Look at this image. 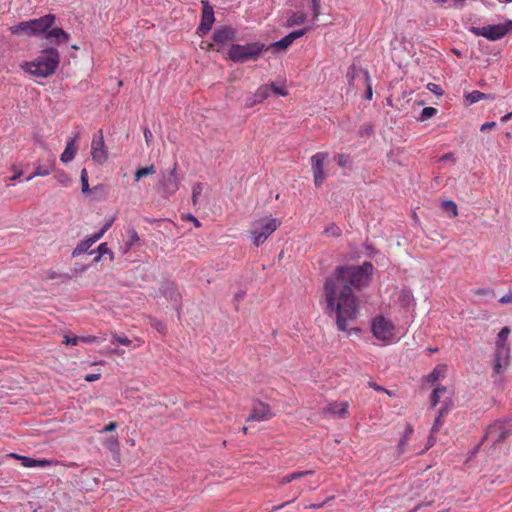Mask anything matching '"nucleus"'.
<instances>
[{
  "instance_id": "obj_52",
  "label": "nucleus",
  "mask_w": 512,
  "mask_h": 512,
  "mask_svg": "<svg viewBox=\"0 0 512 512\" xmlns=\"http://www.w3.org/2000/svg\"><path fill=\"white\" fill-rule=\"evenodd\" d=\"M442 416H443V410H441V411L439 412L438 417L435 419V422H434V424H433V426H432V429H431V430H432V432H436V431H438V430H439V428H440V426H441V424H442V422H441V418H442Z\"/></svg>"
},
{
  "instance_id": "obj_59",
  "label": "nucleus",
  "mask_w": 512,
  "mask_h": 512,
  "mask_svg": "<svg viewBox=\"0 0 512 512\" xmlns=\"http://www.w3.org/2000/svg\"><path fill=\"white\" fill-rule=\"evenodd\" d=\"M495 126H496V123H495V122H493V121H491V122H485V123H483V124L481 125L480 130H481L482 132H485V131H487V130L493 129Z\"/></svg>"
},
{
  "instance_id": "obj_55",
  "label": "nucleus",
  "mask_w": 512,
  "mask_h": 512,
  "mask_svg": "<svg viewBox=\"0 0 512 512\" xmlns=\"http://www.w3.org/2000/svg\"><path fill=\"white\" fill-rule=\"evenodd\" d=\"M80 341L86 342V343H98L99 338L96 336H79Z\"/></svg>"
},
{
  "instance_id": "obj_19",
  "label": "nucleus",
  "mask_w": 512,
  "mask_h": 512,
  "mask_svg": "<svg viewBox=\"0 0 512 512\" xmlns=\"http://www.w3.org/2000/svg\"><path fill=\"white\" fill-rule=\"evenodd\" d=\"M348 402H333L328 404L324 409V413L338 415L340 418H345L348 414Z\"/></svg>"
},
{
  "instance_id": "obj_47",
  "label": "nucleus",
  "mask_w": 512,
  "mask_h": 512,
  "mask_svg": "<svg viewBox=\"0 0 512 512\" xmlns=\"http://www.w3.org/2000/svg\"><path fill=\"white\" fill-rule=\"evenodd\" d=\"M310 474H313L312 470L294 472V473H291L289 475H290V479H292V481H293V480L299 479V478H301L303 476L310 475Z\"/></svg>"
},
{
  "instance_id": "obj_25",
  "label": "nucleus",
  "mask_w": 512,
  "mask_h": 512,
  "mask_svg": "<svg viewBox=\"0 0 512 512\" xmlns=\"http://www.w3.org/2000/svg\"><path fill=\"white\" fill-rule=\"evenodd\" d=\"M306 20V14L302 11H297L291 13V15L286 20V25L288 27L301 25Z\"/></svg>"
},
{
  "instance_id": "obj_29",
  "label": "nucleus",
  "mask_w": 512,
  "mask_h": 512,
  "mask_svg": "<svg viewBox=\"0 0 512 512\" xmlns=\"http://www.w3.org/2000/svg\"><path fill=\"white\" fill-rule=\"evenodd\" d=\"M97 253L98 255L94 258V261L95 262H99L101 260V257L103 255H109V258L110 260H113L114 259V254L113 252L108 248V245L107 243H101L98 247H97Z\"/></svg>"
},
{
  "instance_id": "obj_28",
  "label": "nucleus",
  "mask_w": 512,
  "mask_h": 512,
  "mask_svg": "<svg viewBox=\"0 0 512 512\" xmlns=\"http://www.w3.org/2000/svg\"><path fill=\"white\" fill-rule=\"evenodd\" d=\"M335 325L339 331L347 332L348 335H358L361 332L360 328L350 326V322H335Z\"/></svg>"
},
{
  "instance_id": "obj_42",
  "label": "nucleus",
  "mask_w": 512,
  "mask_h": 512,
  "mask_svg": "<svg viewBox=\"0 0 512 512\" xmlns=\"http://www.w3.org/2000/svg\"><path fill=\"white\" fill-rule=\"evenodd\" d=\"M260 102H261V101H260V100H258V99L255 97L254 93H253V94H249V95H247V97H246V99H245V107H247V108H251V107H253L255 104L260 103Z\"/></svg>"
},
{
  "instance_id": "obj_11",
  "label": "nucleus",
  "mask_w": 512,
  "mask_h": 512,
  "mask_svg": "<svg viewBox=\"0 0 512 512\" xmlns=\"http://www.w3.org/2000/svg\"><path fill=\"white\" fill-rule=\"evenodd\" d=\"M327 156V153L318 152L311 157L314 183L317 187L321 186L326 179V174L324 172V161L326 160Z\"/></svg>"
},
{
  "instance_id": "obj_23",
  "label": "nucleus",
  "mask_w": 512,
  "mask_h": 512,
  "mask_svg": "<svg viewBox=\"0 0 512 512\" xmlns=\"http://www.w3.org/2000/svg\"><path fill=\"white\" fill-rule=\"evenodd\" d=\"M480 100H494V96H492L491 94L480 92L478 90H474L465 95V103L467 105H472Z\"/></svg>"
},
{
  "instance_id": "obj_35",
  "label": "nucleus",
  "mask_w": 512,
  "mask_h": 512,
  "mask_svg": "<svg viewBox=\"0 0 512 512\" xmlns=\"http://www.w3.org/2000/svg\"><path fill=\"white\" fill-rule=\"evenodd\" d=\"M203 191V186L200 182H197L192 187V202L194 205L197 204L198 198L201 195Z\"/></svg>"
},
{
  "instance_id": "obj_3",
  "label": "nucleus",
  "mask_w": 512,
  "mask_h": 512,
  "mask_svg": "<svg viewBox=\"0 0 512 512\" xmlns=\"http://www.w3.org/2000/svg\"><path fill=\"white\" fill-rule=\"evenodd\" d=\"M59 62L58 50L49 47L42 50L34 60L24 62L21 67L25 72L35 77L46 78L56 71Z\"/></svg>"
},
{
  "instance_id": "obj_32",
  "label": "nucleus",
  "mask_w": 512,
  "mask_h": 512,
  "mask_svg": "<svg viewBox=\"0 0 512 512\" xmlns=\"http://www.w3.org/2000/svg\"><path fill=\"white\" fill-rule=\"evenodd\" d=\"M441 207L445 211L451 212L453 217H456L458 215L457 205H456V203L453 200H445V201H443Z\"/></svg>"
},
{
  "instance_id": "obj_34",
  "label": "nucleus",
  "mask_w": 512,
  "mask_h": 512,
  "mask_svg": "<svg viewBox=\"0 0 512 512\" xmlns=\"http://www.w3.org/2000/svg\"><path fill=\"white\" fill-rule=\"evenodd\" d=\"M80 181H81V186H82V188H81L82 193L88 194L90 191V188H89V183H88V173L85 168H83L81 170Z\"/></svg>"
},
{
  "instance_id": "obj_12",
  "label": "nucleus",
  "mask_w": 512,
  "mask_h": 512,
  "mask_svg": "<svg viewBox=\"0 0 512 512\" xmlns=\"http://www.w3.org/2000/svg\"><path fill=\"white\" fill-rule=\"evenodd\" d=\"M307 32V28L294 30L287 34L282 39L275 41L271 43L270 45H267L269 47V50L271 49L273 53H276L278 51L285 52L288 47L298 38L302 37Z\"/></svg>"
},
{
  "instance_id": "obj_7",
  "label": "nucleus",
  "mask_w": 512,
  "mask_h": 512,
  "mask_svg": "<svg viewBox=\"0 0 512 512\" xmlns=\"http://www.w3.org/2000/svg\"><path fill=\"white\" fill-rule=\"evenodd\" d=\"M176 169L177 164H174V167L171 170L163 171L160 174L156 190L165 198L172 196L179 189L180 181L177 177Z\"/></svg>"
},
{
  "instance_id": "obj_36",
  "label": "nucleus",
  "mask_w": 512,
  "mask_h": 512,
  "mask_svg": "<svg viewBox=\"0 0 512 512\" xmlns=\"http://www.w3.org/2000/svg\"><path fill=\"white\" fill-rule=\"evenodd\" d=\"M111 343L112 344H121V345H125V346H128L131 344V340L124 336V335H117V334H113L112 335V339H111Z\"/></svg>"
},
{
  "instance_id": "obj_13",
  "label": "nucleus",
  "mask_w": 512,
  "mask_h": 512,
  "mask_svg": "<svg viewBox=\"0 0 512 512\" xmlns=\"http://www.w3.org/2000/svg\"><path fill=\"white\" fill-rule=\"evenodd\" d=\"M203 8H202V15H201V21L198 26V33L200 35L207 34L215 21L214 17V10L211 5H209L208 2L202 1Z\"/></svg>"
},
{
  "instance_id": "obj_57",
  "label": "nucleus",
  "mask_w": 512,
  "mask_h": 512,
  "mask_svg": "<svg viewBox=\"0 0 512 512\" xmlns=\"http://www.w3.org/2000/svg\"><path fill=\"white\" fill-rule=\"evenodd\" d=\"M100 374L99 373H91V374H87L84 379L85 381L87 382H94V381H97L98 379H100Z\"/></svg>"
},
{
  "instance_id": "obj_14",
  "label": "nucleus",
  "mask_w": 512,
  "mask_h": 512,
  "mask_svg": "<svg viewBox=\"0 0 512 512\" xmlns=\"http://www.w3.org/2000/svg\"><path fill=\"white\" fill-rule=\"evenodd\" d=\"M36 37L45 35L55 23V15L47 14L37 19H31Z\"/></svg>"
},
{
  "instance_id": "obj_22",
  "label": "nucleus",
  "mask_w": 512,
  "mask_h": 512,
  "mask_svg": "<svg viewBox=\"0 0 512 512\" xmlns=\"http://www.w3.org/2000/svg\"><path fill=\"white\" fill-rule=\"evenodd\" d=\"M54 169V160H49L46 164L44 165H38L36 168H35V171L33 174L29 175L25 181H31L33 178L35 177H38V176H41V177H44V176H47L49 175Z\"/></svg>"
},
{
  "instance_id": "obj_10",
  "label": "nucleus",
  "mask_w": 512,
  "mask_h": 512,
  "mask_svg": "<svg viewBox=\"0 0 512 512\" xmlns=\"http://www.w3.org/2000/svg\"><path fill=\"white\" fill-rule=\"evenodd\" d=\"M91 156L95 163L102 165L108 158V151L105 146L102 131L94 134L91 142Z\"/></svg>"
},
{
  "instance_id": "obj_61",
  "label": "nucleus",
  "mask_w": 512,
  "mask_h": 512,
  "mask_svg": "<svg viewBox=\"0 0 512 512\" xmlns=\"http://www.w3.org/2000/svg\"><path fill=\"white\" fill-rule=\"evenodd\" d=\"M12 171H13L14 175L11 177V179H10L11 181L17 180L22 175V171L18 170L16 166L12 167Z\"/></svg>"
},
{
  "instance_id": "obj_37",
  "label": "nucleus",
  "mask_w": 512,
  "mask_h": 512,
  "mask_svg": "<svg viewBox=\"0 0 512 512\" xmlns=\"http://www.w3.org/2000/svg\"><path fill=\"white\" fill-rule=\"evenodd\" d=\"M437 113V109L434 107H425L422 109L420 120L424 121L433 117Z\"/></svg>"
},
{
  "instance_id": "obj_54",
  "label": "nucleus",
  "mask_w": 512,
  "mask_h": 512,
  "mask_svg": "<svg viewBox=\"0 0 512 512\" xmlns=\"http://www.w3.org/2000/svg\"><path fill=\"white\" fill-rule=\"evenodd\" d=\"M368 385H369V387H370V388H372V389H374V390H376V391H383V392H385V393H387L388 395H390V396H391V392H390L389 390H387V389H385V388L381 387L380 385H378V384H377V383H375V382L370 381V382L368 383Z\"/></svg>"
},
{
  "instance_id": "obj_17",
  "label": "nucleus",
  "mask_w": 512,
  "mask_h": 512,
  "mask_svg": "<svg viewBox=\"0 0 512 512\" xmlns=\"http://www.w3.org/2000/svg\"><path fill=\"white\" fill-rule=\"evenodd\" d=\"M44 38L52 44L67 43L69 35L62 28H50L44 35Z\"/></svg>"
},
{
  "instance_id": "obj_62",
  "label": "nucleus",
  "mask_w": 512,
  "mask_h": 512,
  "mask_svg": "<svg viewBox=\"0 0 512 512\" xmlns=\"http://www.w3.org/2000/svg\"><path fill=\"white\" fill-rule=\"evenodd\" d=\"M117 427V423L116 422H110L108 425H106L102 431L103 432H111L113 430H115V428Z\"/></svg>"
},
{
  "instance_id": "obj_58",
  "label": "nucleus",
  "mask_w": 512,
  "mask_h": 512,
  "mask_svg": "<svg viewBox=\"0 0 512 512\" xmlns=\"http://www.w3.org/2000/svg\"><path fill=\"white\" fill-rule=\"evenodd\" d=\"M412 433H413V426L411 424L407 423L402 437L405 439H409Z\"/></svg>"
},
{
  "instance_id": "obj_63",
  "label": "nucleus",
  "mask_w": 512,
  "mask_h": 512,
  "mask_svg": "<svg viewBox=\"0 0 512 512\" xmlns=\"http://www.w3.org/2000/svg\"><path fill=\"white\" fill-rule=\"evenodd\" d=\"M113 222H114L113 218L107 220L106 223L103 225V227L100 230L103 231L104 233H106V231L112 226Z\"/></svg>"
},
{
  "instance_id": "obj_6",
  "label": "nucleus",
  "mask_w": 512,
  "mask_h": 512,
  "mask_svg": "<svg viewBox=\"0 0 512 512\" xmlns=\"http://www.w3.org/2000/svg\"><path fill=\"white\" fill-rule=\"evenodd\" d=\"M512 30V21L505 23L487 25L482 27H471L470 31L476 36H482L490 41H497L505 37Z\"/></svg>"
},
{
  "instance_id": "obj_50",
  "label": "nucleus",
  "mask_w": 512,
  "mask_h": 512,
  "mask_svg": "<svg viewBox=\"0 0 512 512\" xmlns=\"http://www.w3.org/2000/svg\"><path fill=\"white\" fill-rule=\"evenodd\" d=\"M427 88H428L429 91L435 93L436 95H442L443 94L442 88L439 85H437V84L429 83L427 85Z\"/></svg>"
},
{
  "instance_id": "obj_18",
  "label": "nucleus",
  "mask_w": 512,
  "mask_h": 512,
  "mask_svg": "<svg viewBox=\"0 0 512 512\" xmlns=\"http://www.w3.org/2000/svg\"><path fill=\"white\" fill-rule=\"evenodd\" d=\"M9 31L14 35H26L29 37H36L32 21H22L16 25L10 26Z\"/></svg>"
},
{
  "instance_id": "obj_21",
  "label": "nucleus",
  "mask_w": 512,
  "mask_h": 512,
  "mask_svg": "<svg viewBox=\"0 0 512 512\" xmlns=\"http://www.w3.org/2000/svg\"><path fill=\"white\" fill-rule=\"evenodd\" d=\"M77 138H78V135H75L74 138H70L67 141L66 147H65L63 153L60 156V160L63 163L71 162L74 159L75 154H76V149L74 147V143H75Z\"/></svg>"
},
{
  "instance_id": "obj_48",
  "label": "nucleus",
  "mask_w": 512,
  "mask_h": 512,
  "mask_svg": "<svg viewBox=\"0 0 512 512\" xmlns=\"http://www.w3.org/2000/svg\"><path fill=\"white\" fill-rule=\"evenodd\" d=\"M365 79H366V82H367L366 99L367 100H371L373 92H372V87H371V84H370V76H369L368 73H365Z\"/></svg>"
},
{
  "instance_id": "obj_49",
  "label": "nucleus",
  "mask_w": 512,
  "mask_h": 512,
  "mask_svg": "<svg viewBox=\"0 0 512 512\" xmlns=\"http://www.w3.org/2000/svg\"><path fill=\"white\" fill-rule=\"evenodd\" d=\"M440 377V371L435 368L428 376H427V381L430 382V383H434L436 382Z\"/></svg>"
},
{
  "instance_id": "obj_16",
  "label": "nucleus",
  "mask_w": 512,
  "mask_h": 512,
  "mask_svg": "<svg viewBox=\"0 0 512 512\" xmlns=\"http://www.w3.org/2000/svg\"><path fill=\"white\" fill-rule=\"evenodd\" d=\"M270 407L268 404L263 402H257L254 404L253 409L247 421H263L270 417Z\"/></svg>"
},
{
  "instance_id": "obj_51",
  "label": "nucleus",
  "mask_w": 512,
  "mask_h": 512,
  "mask_svg": "<svg viewBox=\"0 0 512 512\" xmlns=\"http://www.w3.org/2000/svg\"><path fill=\"white\" fill-rule=\"evenodd\" d=\"M118 445H119V442L116 438H111V439L107 440V442H106V447L110 451L116 450L118 448Z\"/></svg>"
},
{
  "instance_id": "obj_4",
  "label": "nucleus",
  "mask_w": 512,
  "mask_h": 512,
  "mask_svg": "<svg viewBox=\"0 0 512 512\" xmlns=\"http://www.w3.org/2000/svg\"><path fill=\"white\" fill-rule=\"evenodd\" d=\"M269 47L261 42H251L244 45L232 44L228 50V59L235 63H245L249 60H256L263 51Z\"/></svg>"
},
{
  "instance_id": "obj_46",
  "label": "nucleus",
  "mask_w": 512,
  "mask_h": 512,
  "mask_svg": "<svg viewBox=\"0 0 512 512\" xmlns=\"http://www.w3.org/2000/svg\"><path fill=\"white\" fill-rule=\"evenodd\" d=\"M56 179L63 186H67L69 184V182H70L69 177L64 172H61V173L57 174L56 175Z\"/></svg>"
},
{
  "instance_id": "obj_31",
  "label": "nucleus",
  "mask_w": 512,
  "mask_h": 512,
  "mask_svg": "<svg viewBox=\"0 0 512 512\" xmlns=\"http://www.w3.org/2000/svg\"><path fill=\"white\" fill-rule=\"evenodd\" d=\"M271 88L269 85L260 86L257 91L254 93L255 97L261 102L264 101L270 95Z\"/></svg>"
},
{
  "instance_id": "obj_60",
  "label": "nucleus",
  "mask_w": 512,
  "mask_h": 512,
  "mask_svg": "<svg viewBox=\"0 0 512 512\" xmlns=\"http://www.w3.org/2000/svg\"><path fill=\"white\" fill-rule=\"evenodd\" d=\"M143 134H144V138H145L146 143L149 144L150 141L153 138L152 132L148 128H145L144 131H143Z\"/></svg>"
},
{
  "instance_id": "obj_41",
  "label": "nucleus",
  "mask_w": 512,
  "mask_h": 512,
  "mask_svg": "<svg viewBox=\"0 0 512 512\" xmlns=\"http://www.w3.org/2000/svg\"><path fill=\"white\" fill-rule=\"evenodd\" d=\"M408 440L409 439H405L403 437H401V439L399 440V443L397 445V452L399 456L403 455L406 452Z\"/></svg>"
},
{
  "instance_id": "obj_40",
  "label": "nucleus",
  "mask_w": 512,
  "mask_h": 512,
  "mask_svg": "<svg viewBox=\"0 0 512 512\" xmlns=\"http://www.w3.org/2000/svg\"><path fill=\"white\" fill-rule=\"evenodd\" d=\"M373 132V127L371 124H363L360 128H359V135L361 137H364V136H369L371 133Z\"/></svg>"
},
{
  "instance_id": "obj_45",
  "label": "nucleus",
  "mask_w": 512,
  "mask_h": 512,
  "mask_svg": "<svg viewBox=\"0 0 512 512\" xmlns=\"http://www.w3.org/2000/svg\"><path fill=\"white\" fill-rule=\"evenodd\" d=\"M80 342L79 336L70 337L69 335H65L63 339V343L65 345H77Z\"/></svg>"
},
{
  "instance_id": "obj_20",
  "label": "nucleus",
  "mask_w": 512,
  "mask_h": 512,
  "mask_svg": "<svg viewBox=\"0 0 512 512\" xmlns=\"http://www.w3.org/2000/svg\"><path fill=\"white\" fill-rule=\"evenodd\" d=\"M127 234L129 236V238H128V240L125 241V243L121 247L123 254H126L127 252H129L133 246L138 245L141 242V239H140L137 231L134 228H132V227L128 228Z\"/></svg>"
},
{
  "instance_id": "obj_39",
  "label": "nucleus",
  "mask_w": 512,
  "mask_h": 512,
  "mask_svg": "<svg viewBox=\"0 0 512 512\" xmlns=\"http://www.w3.org/2000/svg\"><path fill=\"white\" fill-rule=\"evenodd\" d=\"M324 233L328 236L337 237L341 234V230L335 224H331L327 228H325Z\"/></svg>"
},
{
  "instance_id": "obj_33",
  "label": "nucleus",
  "mask_w": 512,
  "mask_h": 512,
  "mask_svg": "<svg viewBox=\"0 0 512 512\" xmlns=\"http://www.w3.org/2000/svg\"><path fill=\"white\" fill-rule=\"evenodd\" d=\"M445 392H446V387H444V386L436 387L432 391L430 399H431V404L433 407H435L438 404L440 395Z\"/></svg>"
},
{
  "instance_id": "obj_27",
  "label": "nucleus",
  "mask_w": 512,
  "mask_h": 512,
  "mask_svg": "<svg viewBox=\"0 0 512 512\" xmlns=\"http://www.w3.org/2000/svg\"><path fill=\"white\" fill-rule=\"evenodd\" d=\"M92 245H93V243L87 237L86 239L80 241L77 244V246L72 251V256L77 257V256L81 255L82 253L86 252Z\"/></svg>"
},
{
  "instance_id": "obj_38",
  "label": "nucleus",
  "mask_w": 512,
  "mask_h": 512,
  "mask_svg": "<svg viewBox=\"0 0 512 512\" xmlns=\"http://www.w3.org/2000/svg\"><path fill=\"white\" fill-rule=\"evenodd\" d=\"M337 163L341 167H349L352 163L351 157L346 154H339L337 156Z\"/></svg>"
},
{
  "instance_id": "obj_26",
  "label": "nucleus",
  "mask_w": 512,
  "mask_h": 512,
  "mask_svg": "<svg viewBox=\"0 0 512 512\" xmlns=\"http://www.w3.org/2000/svg\"><path fill=\"white\" fill-rule=\"evenodd\" d=\"M473 295L484 302H488L496 297L494 291L490 288H478L473 291Z\"/></svg>"
},
{
  "instance_id": "obj_56",
  "label": "nucleus",
  "mask_w": 512,
  "mask_h": 512,
  "mask_svg": "<svg viewBox=\"0 0 512 512\" xmlns=\"http://www.w3.org/2000/svg\"><path fill=\"white\" fill-rule=\"evenodd\" d=\"M105 233L101 230H99L98 232H95L94 234L90 235L88 238L91 240V242L94 244L96 243L98 240H100L103 235Z\"/></svg>"
},
{
  "instance_id": "obj_53",
  "label": "nucleus",
  "mask_w": 512,
  "mask_h": 512,
  "mask_svg": "<svg viewBox=\"0 0 512 512\" xmlns=\"http://www.w3.org/2000/svg\"><path fill=\"white\" fill-rule=\"evenodd\" d=\"M499 302L501 304H512V290H510L507 294L503 295Z\"/></svg>"
},
{
  "instance_id": "obj_24",
  "label": "nucleus",
  "mask_w": 512,
  "mask_h": 512,
  "mask_svg": "<svg viewBox=\"0 0 512 512\" xmlns=\"http://www.w3.org/2000/svg\"><path fill=\"white\" fill-rule=\"evenodd\" d=\"M14 457H17L19 459L22 460V465L24 467H36V466H41V467H45V466H48L50 465V461L48 460H36V459H33V458H30V457H26V456H18L16 454H13Z\"/></svg>"
},
{
  "instance_id": "obj_43",
  "label": "nucleus",
  "mask_w": 512,
  "mask_h": 512,
  "mask_svg": "<svg viewBox=\"0 0 512 512\" xmlns=\"http://www.w3.org/2000/svg\"><path fill=\"white\" fill-rule=\"evenodd\" d=\"M311 10H312L314 19H316L320 15L319 0H311Z\"/></svg>"
},
{
  "instance_id": "obj_44",
  "label": "nucleus",
  "mask_w": 512,
  "mask_h": 512,
  "mask_svg": "<svg viewBox=\"0 0 512 512\" xmlns=\"http://www.w3.org/2000/svg\"><path fill=\"white\" fill-rule=\"evenodd\" d=\"M271 91L279 96H286L287 92L284 87L278 86L274 83H272L270 86Z\"/></svg>"
},
{
  "instance_id": "obj_2",
  "label": "nucleus",
  "mask_w": 512,
  "mask_h": 512,
  "mask_svg": "<svg viewBox=\"0 0 512 512\" xmlns=\"http://www.w3.org/2000/svg\"><path fill=\"white\" fill-rule=\"evenodd\" d=\"M510 334V329L508 327H503L498 333L497 340L495 343V351L493 354V362L492 368L493 372L491 374L492 381L494 385L499 388H502L504 383L503 373L508 368L510 364V348L507 345V338Z\"/></svg>"
},
{
  "instance_id": "obj_9",
  "label": "nucleus",
  "mask_w": 512,
  "mask_h": 512,
  "mask_svg": "<svg viewBox=\"0 0 512 512\" xmlns=\"http://www.w3.org/2000/svg\"><path fill=\"white\" fill-rule=\"evenodd\" d=\"M371 331L377 339L392 342L400 338L393 322H371Z\"/></svg>"
},
{
  "instance_id": "obj_15",
  "label": "nucleus",
  "mask_w": 512,
  "mask_h": 512,
  "mask_svg": "<svg viewBox=\"0 0 512 512\" xmlns=\"http://www.w3.org/2000/svg\"><path fill=\"white\" fill-rule=\"evenodd\" d=\"M235 37V31L229 26H223L213 32L212 39L217 45H225Z\"/></svg>"
},
{
  "instance_id": "obj_30",
  "label": "nucleus",
  "mask_w": 512,
  "mask_h": 512,
  "mask_svg": "<svg viewBox=\"0 0 512 512\" xmlns=\"http://www.w3.org/2000/svg\"><path fill=\"white\" fill-rule=\"evenodd\" d=\"M156 172L154 165H150L147 167L139 168L135 172L134 178L135 181L138 182L141 178L146 177L148 175L154 174Z\"/></svg>"
},
{
  "instance_id": "obj_8",
  "label": "nucleus",
  "mask_w": 512,
  "mask_h": 512,
  "mask_svg": "<svg viewBox=\"0 0 512 512\" xmlns=\"http://www.w3.org/2000/svg\"><path fill=\"white\" fill-rule=\"evenodd\" d=\"M512 435V424L509 422L495 421L491 424L482 439V442H491L492 446L505 441V439Z\"/></svg>"
},
{
  "instance_id": "obj_64",
  "label": "nucleus",
  "mask_w": 512,
  "mask_h": 512,
  "mask_svg": "<svg viewBox=\"0 0 512 512\" xmlns=\"http://www.w3.org/2000/svg\"><path fill=\"white\" fill-rule=\"evenodd\" d=\"M113 222H114L113 218L107 220L106 223L103 225V227L100 230L103 231L104 233H106V231L112 226Z\"/></svg>"
},
{
  "instance_id": "obj_5",
  "label": "nucleus",
  "mask_w": 512,
  "mask_h": 512,
  "mask_svg": "<svg viewBox=\"0 0 512 512\" xmlns=\"http://www.w3.org/2000/svg\"><path fill=\"white\" fill-rule=\"evenodd\" d=\"M281 221L271 216L256 219L252 222L249 234L252 242L259 247L272 235V233L280 226Z\"/></svg>"
},
{
  "instance_id": "obj_1",
  "label": "nucleus",
  "mask_w": 512,
  "mask_h": 512,
  "mask_svg": "<svg viewBox=\"0 0 512 512\" xmlns=\"http://www.w3.org/2000/svg\"><path fill=\"white\" fill-rule=\"evenodd\" d=\"M373 270L372 263L367 261L360 266H341L334 276L325 281L327 310L336 314V320H353L357 316L358 304L352 287L361 289L367 286Z\"/></svg>"
}]
</instances>
